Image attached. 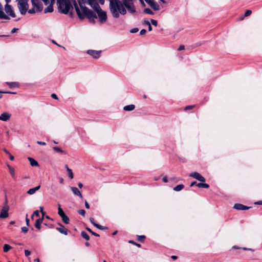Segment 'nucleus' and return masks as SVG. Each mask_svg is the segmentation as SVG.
<instances>
[{
    "label": "nucleus",
    "instance_id": "f257e3e1",
    "mask_svg": "<svg viewBox=\"0 0 262 262\" xmlns=\"http://www.w3.org/2000/svg\"><path fill=\"white\" fill-rule=\"evenodd\" d=\"M110 11L114 17L118 18L120 14L124 15L126 9L121 2L119 0H110Z\"/></svg>",
    "mask_w": 262,
    "mask_h": 262
},
{
    "label": "nucleus",
    "instance_id": "f03ea898",
    "mask_svg": "<svg viewBox=\"0 0 262 262\" xmlns=\"http://www.w3.org/2000/svg\"><path fill=\"white\" fill-rule=\"evenodd\" d=\"M71 1L73 2L77 15L80 19H82L85 17H88L89 19L93 20L97 18L96 14L93 11L89 9L86 7L78 8V5L75 0Z\"/></svg>",
    "mask_w": 262,
    "mask_h": 262
},
{
    "label": "nucleus",
    "instance_id": "7ed1b4c3",
    "mask_svg": "<svg viewBox=\"0 0 262 262\" xmlns=\"http://www.w3.org/2000/svg\"><path fill=\"white\" fill-rule=\"evenodd\" d=\"M57 5L58 11L65 14L73 9L72 5L68 0H57Z\"/></svg>",
    "mask_w": 262,
    "mask_h": 262
},
{
    "label": "nucleus",
    "instance_id": "20e7f679",
    "mask_svg": "<svg viewBox=\"0 0 262 262\" xmlns=\"http://www.w3.org/2000/svg\"><path fill=\"white\" fill-rule=\"evenodd\" d=\"M97 13L99 19L101 23L105 22L107 19V15L105 11H103L99 5L97 4H95L92 7Z\"/></svg>",
    "mask_w": 262,
    "mask_h": 262
},
{
    "label": "nucleus",
    "instance_id": "39448f33",
    "mask_svg": "<svg viewBox=\"0 0 262 262\" xmlns=\"http://www.w3.org/2000/svg\"><path fill=\"white\" fill-rule=\"evenodd\" d=\"M33 8L29 10V13H34L36 12H40L43 10V6L39 0H31Z\"/></svg>",
    "mask_w": 262,
    "mask_h": 262
},
{
    "label": "nucleus",
    "instance_id": "423d86ee",
    "mask_svg": "<svg viewBox=\"0 0 262 262\" xmlns=\"http://www.w3.org/2000/svg\"><path fill=\"white\" fill-rule=\"evenodd\" d=\"M18 2V7L21 14H25L28 9L29 0H16Z\"/></svg>",
    "mask_w": 262,
    "mask_h": 262
},
{
    "label": "nucleus",
    "instance_id": "0eeeda50",
    "mask_svg": "<svg viewBox=\"0 0 262 262\" xmlns=\"http://www.w3.org/2000/svg\"><path fill=\"white\" fill-rule=\"evenodd\" d=\"M55 0H42L45 6H47V8L45 9V12H52L53 11V4Z\"/></svg>",
    "mask_w": 262,
    "mask_h": 262
},
{
    "label": "nucleus",
    "instance_id": "6e6552de",
    "mask_svg": "<svg viewBox=\"0 0 262 262\" xmlns=\"http://www.w3.org/2000/svg\"><path fill=\"white\" fill-rule=\"evenodd\" d=\"M5 12L6 13L5 14L8 17L7 19H9V17H11L12 18L15 17L16 15H15V12L12 8V7L11 5H10L9 4H6L5 6Z\"/></svg>",
    "mask_w": 262,
    "mask_h": 262
},
{
    "label": "nucleus",
    "instance_id": "1a4fd4ad",
    "mask_svg": "<svg viewBox=\"0 0 262 262\" xmlns=\"http://www.w3.org/2000/svg\"><path fill=\"white\" fill-rule=\"evenodd\" d=\"M122 2L125 6L130 13H135L136 10L132 3V0H122Z\"/></svg>",
    "mask_w": 262,
    "mask_h": 262
},
{
    "label": "nucleus",
    "instance_id": "9d476101",
    "mask_svg": "<svg viewBox=\"0 0 262 262\" xmlns=\"http://www.w3.org/2000/svg\"><path fill=\"white\" fill-rule=\"evenodd\" d=\"M78 3L79 5V8L81 7H85L83 6V5H85L86 3H88L91 7L94 6L95 4L97 3L95 0H77Z\"/></svg>",
    "mask_w": 262,
    "mask_h": 262
},
{
    "label": "nucleus",
    "instance_id": "9b49d317",
    "mask_svg": "<svg viewBox=\"0 0 262 262\" xmlns=\"http://www.w3.org/2000/svg\"><path fill=\"white\" fill-rule=\"evenodd\" d=\"M9 209V206H3L1 209L0 213V218L5 219L9 216L8 210Z\"/></svg>",
    "mask_w": 262,
    "mask_h": 262
},
{
    "label": "nucleus",
    "instance_id": "f8f14e48",
    "mask_svg": "<svg viewBox=\"0 0 262 262\" xmlns=\"http://www.w3.org/2000/svg\"><path fill=\"white\" fill-rule=\"evenodd\" d=\"M189 176L193 177L202 182H204L205 181V178L203 176H202L199 172H197L190 173Z\"/></svg>",
    "mask_w": 262,
    "mask_h": 262
},
{
    "label": "nucleus",
    "instance_id": "ddd939ff",
    "mask_svg": "<svg viewBox=\"0 0 262 262\" xmlns=\"http://www.w3.org/2000/svg\"><path fill=\"white\" fill-rule=\"evenodd\" d=\"M101 51L88 50L87 53L94 58L99 57Z\"/></svg>",
    "mask_w": 262,
    "mask_h": 262
},
{
    "label": "nucleus",
    "instance_id": "4468645a",
    "mask_svg": "<svg viewBox=\"0 0 262 262\" xmlns=\"http://www.w3.org/2000/svg\"><path fill=\"white\" fill-rule=\"evenodd\" d=\"M250 208V207H247L241 204H236L234 206V208L237 210H247Z\"/></svg>",
    "mask_w": 262,
    "mask_h": 262
},
{
    "label": "nucleus",
    "instance_id": "2eb2a0df",
    "mask_svg": "<svg viewBox=\"0 0 262 262\" xmlns=\"http://www.w3.org/2000/svg\"><path fill=\"white\" fill-rule=\"evenodd\" d=\"M145 1L155 10L158 9L159 6L158 4L156 3L153 0H145Z\"/></svg>",
    "mask_w": 262,
    "mask_h": 262
},
{
    "label": "nucleus",
    "instance_id": "dca6fc26",
    "mask_svg": "<svg viewBox=\"0 0 262 262\" xmlns=\"http://www.w3.org/2000/svg\"><path fill=\"white\" fill-rule=\"evenodd\" d=\"M10 115L7 113H4L0 116V120L6 121L9 119Z\"/></svg>",
    "mask_w": 262,
    "mask_h": 262
},
{
    "label": "nucleus",
    "instance_id": "f3484780",
    "mask_svg": "<svg viewBox=\"0 0 262 262\" xmlns=\"http://www.w3.org/2000/svg\"><path fill=\"white\" fill-rule=\"evenodd\" d=\"M0 19H8L7 16L5 14L3 11L2 5L0 4Z\"/></svg>",
    "mask_w": 262,
    "mask_h": 262
},
{
    "label": "nucleus",
    "instance_id": "a211bd4d",
    "mask_svg": "<svg viewBox=\"0 0 262 262\" xmlns=\"http://www.w3.org/2000/svg\"><path fill=\"white\" fill-rule=\"evenodd\" d=\"M91 223L96 228H97L99 229L103 230L105 229V228L99 224H97L95 223L94 219L92 217L90 218V219Z\"/></svg>",
    "mask_w": 262,
    "mask_h": 262
},
{
    "label": "nucleus",
    "instance_id": "6ab92c4d",
    "mask_svg": "<svg viewBox=\"0 0 262 262\" xmlns=\"http://www.w3.org/2000/svg\"><path fill=\"white\" fill-rule=\"evenodd\" d=\"M40 185H39L34 188L29 189L27 191V193L30 195L33 194L37 190L40 188Z\"/></svg>",
    "mask_w": 262,
    "mask_h": 262
},
{
    "label": "nucleus",
    "instance_id": "aec40b11",
    "mask_svg": "<svg viewBox=\"0 0 262 262\" xmlns=\"http://www.w3.org/2000/svg\"><path fill=\"white\" fill-rule=\"evenodd\" d=\"M71 189H72L73 192L75 194L80 196L81 198H82V195L80 191L78 190V189L77 188H76V187H72Z\"/></svg>",
    "mask_w": 262,
    "mask_h": 262
},
{
    "label": "nucleus",
    "instance_id": "412c9836",
    "mask_svg": "<svg viewBox=\"0 0 262 262\" xmlns=\"http://www.w3.org/2000/svg\"><path fill=\"white\" fill-rule=\"evenodd\" d=\"M28 160H29L32 166H38V163L35 159L29 157L28 158Z\"/></svg>",
    "mask_w": 262,
    "mask_h": 262
},
{
    "label": "nucleus",
    "instance_id": "4be33fe9",
    "mask_svg": "<svg viewBox=\"0 0 262 262\" xmlns=\"http://www.w3.org/2000/svg\"><path fill=\"white\" fill-rule=\"evenodd\" d=\"M134 108H135V105L133 104L126 105L123 107V110L125 111H133Z\"/></svg>",
    "mask_w": 262,
    "mask_h": 262
},
{
    "label": "nucleus",
    "instance_id": "5701e85b",
    "mask_svg": "<svg viewBox=\"0 0 262 262\" xmlns=\"http://www.w3.org/2000/svg\"><path fill=\"white\" fill-rule=\"evenodd\" d=\"M57 230L61 233L67 235V230L63 227V226H61L60 227L58 228Z\"/></svg>",
    "mask_w": 262,
    "mask_h": 262
},
{
    "label": "nucleus",
    "instance_id": "b1692460",
    "mask_svg": "<svg viewBox=\"0 0 262 262\" xmlns=\"http://www.w3.org/2000/svg\"><path fill=\"white\" fill-rule=\"evenodd\" d=\"M61 217L62 218V220L63 222L65 224H69V219L68 217L66 215V214H64V215L61 216Z\"/></svg>",
    "mask_w": 262,
    "mask_h": 262
},
{
    "label": "nucleus",
    "instance_id": "393cba45",
    "mask_svg": "<svg viewBox=\"0 0 262 262\" xmlns=\"http://www.w3.org/2000/svg\"><path fill=\"white\" fill-rule=\"evenodd\" d=\"M66 168L68 172L69 177L71 179L73 178V174L72 169H70L67 166H66Z\"/></svg>",
    "mask_w": 262,
    "mask_h": 262
},
{
    "label": "nucleus",
    "instance_id": "a878e982",
    "mask_svg": "<svg viewBox=\"0 0 262 262\" xmlns=\"http://www.w3.org/2000/svg\"><path fill=\"white\" fill-rule=\"evenodd\" d=\"M81 236L86 241L89 240L90 237L87 234V233L85 231H82L81 233Z\"/></svg>",
    "mask_w": 262,
    "mask_h": 262
},
{
    "label": "nucleus",
    "instance_id": "bb28decb",
    "mask_svg": "<svg viewBox=\"0 0 262 262\" xmlns=\"http://www.w3.org/2000/svg\"><path fill=\"white\" fill-rule=\"evenodd\" d=\"M196 185L199 188H207L209 187V185L206 183H198L196 184Z\"/></svg>",
    "mask_w": 262,
    "mask_h": 262
},
{
    "label": "nucleus",
    "instance_id": "cd10ccee",
    "mask_svg": "<svg viewBox=\"0 0 262 262\" xmlns=\"http://www.w3.org/2000/svg\"><path fill=\"white\" fill-rule=\"evenodd\" d=\"M183 188H184V185L182 184H180V185H178L177 186H176L173 188V190L174 191H180L181 190H182Z\"/></svg>",
    "mask_w": 262,
    "mask_h": 262
},
{
    "label": "nucleus",
    "instance_id": "c85d7f7f",
    "mask_svg": "<svg viewBox=\"0 0 262 262\" xmlns=\"http://www.w3.org/2000/svg\"><path fill=\"white\" fill-rule=\"evenodd\" d=\"M11 248V246L8 244H5L4 246V251L6 252Z\"/></svg>",
    "mask_w": 262,
    "mask_h": 262
},
{
    "label": "nucleus",
    "instance_id": "c756f323",
    "mask_svg": "<svg viewBox=\"0 0 262 262\" xmlns=\"http://www.w3.org/2000/svg\"><path fill=\"white\" fill-rule=\"evenodd\" d=\"M41 223L40 220H36L35 224V226L36 228H37L38 229L40 230L41 227Z\"/></svg>",
    "mask_w": 262,
    "mask_h": 262
},
{
    "label": "nucleus",
    "instance_id": "7c9ffc66",
    "mask_svg": "<svg viewBox=\"0 0 262 262\" xmlns=\"http://www.w3.org/2000/svg\"><path fill=\"white\" fill-rule=\"evenodd\" d=\"M7 84L10 87H17V86H18V83L15 82H10V83L7 82Z\"/></svg>",
    "mask_w": 262,
    "mask_h": 262
},
{
    "label": "nucleus",
    "instance_id": "2f4dec72",
    "mask_svg": "<svg viewBox=\"0 0 262 262\" xmlns=\"http://www.w3.org/2000/svg\"><path fill=\"white\" fill-rule=\"evenodd\" d=\"M4 152L9 156L10 159L11 160H13L14 157L6 149H4Z\"/></svg>",
    "mask_w": 262,
    "mask_h": 262
},
{
    "label": "nucleus",
    "instance_id": "473e14b6",
    "mask_svg": "<svg viewBox=\"0 0 262 262\" xmlns=\"http://www.w3.org/2000/svg\"><path fill=\"white\" fill-rule=\"evenodd\" d=\"M58 213L60 216L65 214L62 209L60 207H59L58 208Z\"/></svg>",
    "mask_w": 262,
    "mask_h": 262
},
{
    "label": "nucleus",
    "instance_id": "72a5a7b5",
    "mask_svg": "<svg viewBox=\"0 0 262 262\" xmlns=\"http://www.w3.org/2000/svg\"><path fill=\"white\" fill-rule=\"evenodd\" d=\"M53 149L55 151L60 153H63V151L58 147H54Z\"/></svg>",
    "mask_w": 262,
    "mask_h": 262
},
{
    "label": "nucleus",
    "instance_id": "f704fd0d",
    "mask_svg": "<svg viewBox=\"0 0 262 262\" xmlns=\"http://www.w3.org/2000/svg\"><path fill=\"white\" fill-rule=\"evenodd\" d=\"M86 230L90 232V233H91L93 235L95 236H97V237H99V235L98 234H97L94 232H93L90 228H86Z\"/></svg>",
    "mask_w": 262,
    "mask_h": 262
},
{
    "label": "nucleus",
    "instance_id": "c9c22d12",
    "mask_svg": "<svg viewBox=\"0 0 262 262\" xmlns=\"http://www.w3.org/2000/svg\"><path fill=\"white\" fill-rule=\"evenodd\" d=\"M144 12L147 14H152V11L149 8H146L144 9Z\"/></svg>",
    "mask_w": 262,
    "mask_h": 262
},
{
    "label": "nucleus",
    "instance_id": "e433bc0d",
    "mask_svg": "<svg viewBox=\"0 0 262 262\" xmlns=\"http://www.w3.org/2000/svg\"><path fill=\"white\" fill-rule=\"evenodd\" d=\"M252 13V11L250 10H247L244 14V17H247L248 16H249Z\"/></svg>",
    "mask_w": 262,
    "mask_h": 262
},
{
    "label": "nucleus",
    "instance_id": "4c0bfd02",
    "mask_svg": "<svg viewBox=\"0 0 262 262\" xmlns=\"http://www.w3.org/2000/svg\"><path fill=\"white\" fill-rule=\"evenodd\" d=\"M194 107V105H189V106H186V107L184 108V110H185V111H187V110H190V109L193 108Z\"/></svg>",
    "mask_w": 262,
    "mask_h": 262
},
{
    "label": "nucleus",
    "instance_id": "58836bf2",
    "mask_svg": "<svg viewBox=\"0 0 262 262\" xmlns=\"http://www.w3.org/2000/svg\"><path fill=\"white\" fill-rule=\"evenodd\" d=\"M9 172L10 173V174H11V176L14 177V175H15V172H14V170L13 168H10V169L9 170Z\"/></svg>",
    "mask_w": 262,
    "mask_h": 262
},
{
    "label": "nucleus",
    "instance_id": "ea45409f",
    "mask_svg": "<svg viewBox=\"0 0 262 262\" xmlns=\"http://www.w3.org/2000/svg\"><path fill=\"white\" fill-rule=\"evenodd\" d=\"M78 212L80 214H81L82 216H84L85 215V211L83 209H81L78 211Z\"/></svg>",
    "mask_w": 262,
    "mask_h": 262
},
{
    "label": "nucleus",
    "instance_id": "a19ab883",
    "mask_svg": "<svg viewBox=\"0 0 262 262\" xmlns=\"http://www.w3.org/2000/svg\"><path fill=\"white\" fill-rule=\"evenodd\" d=\"M31 252L29 250H25V254L26 256H28L29 255H30Z\"/></svg>",
    "mask_w": 262,
    "mask_h": 262
},
{
    "label": "nucleus",
    "instance_id": "79ce46f5",
    "mask_svg": "<svg viewBox=\"0 0 262 262\" xmlns=\"http://www.w3.org/2000/svg\"><path fill=\"white\" fill-rule=\"evenodd\" d=\"M151 23L152 25H153L154 26H157V21L156 20L152 19L151 20Z\"/></svg>",
    "mask_w": 262,
    "mask_h": 262
},
{
    "label": "nucleus",
    "instance_id": "37998d69",
    "mask_svg": "<svg viewBox=\"0 0 262 262\" xmlns=\"http://www.w3.org/2000/svg\"><path fill=\"white\" fill-rule=\"evenodd\" d=\"M21 230H22V231L24 232V233H27L28 231V228L25 227L21 228Z\"/></svg>",
    "mask_w": 262,
    "mask_h": 262
},
{
    "label": "nucleus",
    "instance_id": "c03bdc74",
    "mask_svg": "<svg viewBox=\"0 0 262 262\" xmlns=\"http://www.w3.org/2000/svg\"><path fill=\"white\" fill-rule=\"evenodd\" d=\"M26 225L27 226H29V220L28 218V215H26Z\"/></svg>",
    "mask_w": 262,
    "mask_h": 262
},
{
    "label": "nucleus",
    "instance_id": "a18cd8bd",
    "mask_svg": "<svg viewBox=\"0 0 262 262\" xmlns=\"http://www.w3.org/2000/svg\"><path fill=\"white\" fill-rule=\"evenodd\" d=\"M8 206V200L7 198V196H5V201L4 206Z\"/></svg>",
    "mask_w": 262,
    "mask_h": 262
},
{
    "label": "nucleus",
    "instance_id": "49530a36",
    "mask_svg": "<svg viewBox=\"0 0 262 262\" xmlns=\"http://www.w3.org/2000/svg\"><path fill=\"white\" fill-rule=\"evenodd\" d=\"M85 206L86 207V209H89L90 208V205L89 204H88V203L86 201H85Z\"/></svg>",
    "mask_w": 262,
    "mask_h": 262
},
{
    "label": "nucleus",
    "instance_id": "de8ad7c7",
    "mask_svg": "<svg viewBox=\"0 0 262 262\" xmlns=\"http://www.w3.org/2000/svg\"><path fill=\"white\" fill-rule=\"evenodd\" d=\"M34 215H36V216H39V212L38 211L36 210V211H35L34 212H33V214Z\"/></svg>",
    "mask_w": 262,
    "mask_h": 262
},
{
    "label": "nucleus",
    "instance_id": "09e8293b",
    "mask_svg": "<svg viewBox=\"0 0 262 262\" xmlns=\"http://www.w3.org/2000/svg\"><path fill=\"white\" fill-rule=\"evenodd\" d=\"M138 31V29L137 28H135V29H132L130 31V32L131 33H135V32H137Z\"/></svg>",
    "mask_w": 262,
    "mask_h": 262
},
{
    "label": "nucleus",
    "instance_id": "8fccbe9b",
    "mask_svg": "<svg viewBox=\"0 0 262 262\" xmlns=\"http://www.w3.org/2000/svg\"><path fill=\"white\" fill-rule=\"evenodd\" d=\"M184 49H185V47L184 45H180L178 50H184Z\"/></svg>",
    "mask_w": 262,
    "mask_h": 262
},
{
    "label": "nucleus",
    "instance_id": "3c124183",
    "mask_svg": "<svg viewBox=\"0 0 262 262\" xmlns=\"http://www.w3.org/2000/svg\"><path fill=\"white\" fill-rule=\"evenodd\" d=\"M51 97L55 99H58V98H57V96H56V95L55 94H52L51 95Z\"/></svg>",
    "mask_w": 262,
    "mask_h": 262
},
{
    "label": "nucleus",
    "instance_id": "603ef678",
    "mask_svg": "<svg viewBox=\"0 0 262 262\" xmlns=\"http://www.w3.org/2000/svg\"><path fill=\"white\" fill-rule=\"evenodd\" d=\"M145 32H146V30H145V29H142V30H141V31H140V34H141V35H143V34H144L145 33Z\"/></svg>",
    "mask_w": 262,
    "mask_h": 262
},
{
    "label": "nucleus",
    "instance_id": "864d4df0",
    "mask_svg": "<svg viewBox=\"0 0 262 262\" xmlns=\"http://www.w3.org/2000/svg\"><path fill=\"white\" fill-rule=\"evenodd\" d=\"M144 238H145V236L144 235L139 236L138 240L139 241H141L142 239Z\"/></svg>",
    "mask_w": 262,
    "mask_h": 262
},
{
    "label": "nucleus",
    "instance_id": "5fc2aeb1",
    "mask_svg": "<svg viewBox=\"0 0 262 262\" xmlns=\"http://www.w3.org/2000/svg\"><path fill=\"white\" fill-rule=\"evenodd\" d=\"M163 181L165 182V183H167L168 182V180H167V178L166 177H164L163 178Z\"/></svg>",
    "mask_w": 262,
    "mask_h": 262
},
{
    "label": "nucleus",
    "instance_id": "6e6d98bb",
    "mask_svg": "<svg viewBox=\"0 0 262 262\" xmlns=\"http://www.w3.org/2000/svg\"><path fill=\"white\" fill-rule=\"evenodd\" d=\"M147 24H148V30H149V31H150L151 30V26H150V23H149V22H147Z\"/></svg>",
    "mask_w": 262,
    "mask_h": 262
},
{
    "label": "nucleus",
    "instance_id": "4d7b16f0",
    "mask_svg": "<svg viewBox=\"0 0 262 262\" xmlns=\"http://www.w3.org/2000/svg\"><path fill=\"white\" fill-rule=\"evenodd\" d=\"M38 144H40V145H46V143L45 142H40V141H37V142Z\"/></svg>",
    "mask_w": 262,
    "mask_h": 262
},
{
    "label": "nucleus",
    "instance_id": "13d9d810",
    "mask_svg": "<svg viewBox=\"0 0 262 262\" xmlns=\"http://www.w3.org/2000/svg\"><path fill=\"white\" fill-rule=\"evenodd\" d=\"M254 204L257 205H262V201L256 202Z\"/></svg>",
    "mask_w": 262,
    "mask_h": 262
},
{
    "label": "nucleus",
    "instance_id": "bf43d9fd",
    "mask_svg": "<svg viewBox=\"0 0 262 262\" xmlns=\"http://www.w3.org/2000/svg\"><path fill=\"white\" fill-rule=\"evenodd\" d=\"M99 1V2L101 4H103L104 3V0H98Z\"/></svg>",
    "mask_w": 262,
    "mask_h": 262
},
{
    "label": "nucleus",
    "instance_id": "052dcab7",
    "mask_svg": "<svg viewBox=\"0 0 262 262\" xmlns=\"http://www.w3.org/2000/svg\"><path fill=\"white\" fill-rule=\"evenodd\" d=\"M18 30V29L14 28V29L12 30V31H11V32H12V33H13L15 32H16V30Z\"/></svg>",
    "mask_w": 262,
    "mask_h": 262
},
{
    "label": "nucleus",
    "instance_id": "680f3d73",
    "mask_svg": "<svg viewBox=\"0 0 262 262\" xmlns=\"http://www.w3.org/2000/svg\"><path fill=\"white\" fill-rule=\"evenodd\" d=\"M196 184H196V183L195 182H192V183L190 184V186L191 187V186H193V185H196Z\"/></svg>",
    "mask_w": 262,
    "mask_h": 262
},
{
    "label": "nucleus",
    "instance_id": "e2e57ef3",
    "mask_svg": "<svg viewBox=\"0 0 262 262\" xmlns=\"http://www.w3.org/2000/svg\"><path fill=\"white\" fill-rule=\"evenodd\" d=\"M82 186H83V185H82V183H79L78 184V186H79V187L80 188H81L82 187Z\"/></svg>",
    "mask_w": 262,
    "mask_h": 262
},
{
    "label": "nucleus",
    "instance_id": "0e129e2a",
    "mask_svg": "<svg viewBox=\"0 0 262 262\" xmlns=\"http://www.w3.org/2000/svg\"><path fill=\"white\" fill-rule=\"evenodd\" d=\"M177 256H175V255H172L171 256V258H172L173 259H177Z\"/></svg>",
    "mask_w": 262,
    "mask_h": 262
},
{
    "label": "nucleus",
    "instance_id": "69168bd1",
    "mask_svg": "<svg viewBox=\"0 0 262 262\" xmlns=\"http://www.w3.org/2000/svg\"><path fill=\"white\" fill-rule=\"evenodd\" d=\"M43 219V217L42 216L41 219H39L37 220H40V223L41 224L42 222Z\"/></svg>",
    "mask_w": 262,
    "mask_h": 262
},
{
    "label": "nucleus",
    "instance_id": "338daca9",
    "mask_svg": "<svg viewBox=\"0 0 262 262\" xmlns=\"http://www.w3.org/2000/svg\"><path fill=\"white\" fill-rule=\"evenodd\" d=\"M34 261H35V262H40V260H39V259L38 258H37L35 259L34 260Z\"/></svg>",
    "mask_w": 262,
    "mask_h": 262
},
{
    "label": "nucleus",
    "instance_id": "774afa93",
    "mask_svg": "<svg viewBox=\"0 0 262 262\" xmlns=\"http://www.w3.org/2000/svg\"><path fill=\"white\" fill-rule=\"evenodd\" d=\"M5 1L7 3L6 4H8L11 2V0H5Z\"/></svg>",
    "mask_w": 262,
    "mask_h": 262
}]
</instances>
